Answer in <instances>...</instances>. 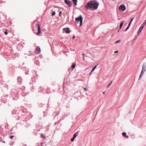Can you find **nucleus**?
Wrapping results in <instances>:
<instances>
[{
	"mask_svg": "<svg viewBox=\"0 0 146 146\" xmlns=\"http://www.w3.org/2000/svg\"><path fill=\"white\" fill-rule=\"evenodd\" d=\"M99 5V3L97 1H91L87 3L86 7L88 9L93 10L96 9Z\"/></svg>",
	"mask_w": 146,
	"mask_h": 146,
	"instance_id": "f257e3e1",
	"label": "nucleus"
},
{
	"mask_svg": "<svg viewBox=\"0 0 146 146\" xmlns=\"http://www.w3.org/2000/svg\"><path fill=\"white\" fill-rule=\"evenodd\" d=\"M82 17L81 15H79L77 18H76V23H78L79 21L80 22V26L82 25Z\"/></svg>",
	"mask_w": 146,
	"mask_h": 146,
	"instance_id": "f03ea898",
	"label": "nucleus"
},
{
	"mask_svg": "<svg viewBox=\"0 0 146 146\" xmlns=\"http://www.w3.org/2000/svg\"><path fill=\"white\" fill-rule=\"evenodd\" d=\"M146 24V19L145 21L141 25L140 28L139 29L138 31V35H139L141 32V31L143 29L145 25Z\"/></svg>",
	"mask_w": 146,
	"mask_h": 146,
	"instance_id": "7ed1b4c3",
	"label": "nucleus"
},
{
	"mask_svg": "<svg viewBox=\"0 0 146 146\" xmlns=\"http://www.w3.org/2000/svg\"><path fill=\"white\" fill-rule=\"evenodd\" d=\"M126 9L125 6L123 4L119 6V9L120 11H123Z\"/></svg>",
	"mask_w": 146,
	"mask_h": 146,
	"instance_id": "20e7f679",
	"label": "nucleus"
},
{
	"mask_svg": "<svg viewBox=\"0 0 146 146\" xmlns=\"http://www.w3.org/2000/svg\"><path fill=\"white\" fill-rule=\"evenodd\" d=\"M64 1L65 3L68 5V7H70L72 6V3L70 1L68 0H64Z\"/></svg>",
	"mask_w": 146,
	"mask_h": 146,
	"instance_id": "39448f33",
	"label": "nucleus"
},
{
	"mask_svg": "<svg viewBox=\"0 0 146 146\" xmlns=\"http://www.w3.org/2000/svg\"><path fill=\"white\" fill-rule=\"evenodd\" d=\"M36 27H38L37 30L38 31V32L37 33V35H39L41 33L40 26L38 24H37L36 25Z\"/></svg>",
	"mask_w": 146,
	"mask_h": 146,
	"instance_id": "423d86ee",
	"label": "nucleus"
},
{
	"mask_svg": "<svg viewBox=\"0 0 146 146\" xmlns=\"http://www.w3.org/2000/svg\"><path fill=\"white\" fill-rule=\"evenodd\" d=\"M63 31H64L66 33L69 34L70 33L69 31V29L68 27L64 28L63 29Z\"/></svg>",
	"mask_w": 146,
	"mask_h": 146,
	"instance_id": "0eeeda50",
	"label": "nucleus"
},
{
	"mask_svg": "<svg viewBox=\"0 0 146 146\" xmlns=\"http://www.w3.org/2000/svg\"><path fill=\"white\" fill-rule=\"evenodd\" d=\"M146 65L145 64H143L142 66V69L141 72H145V71Z\"/></svg>",
	"mask_w": 146,
	"mask_h": 146,
	"instance_id": "6e6552de",
	"label": "nucleus"
},
{
	"mask_svg": "<svg viewBox=\"0 0 146 146\" xmlns=\"http://www.w3.org/2000/svg\"><path fill=\"white\" fill-rule=\"evenodd\" d=\"M36 50L37 51L38 53H39L40 52V49L39 46H37L36 47Z\"/></svg>",
	"mask_w": 146,
	"mask_h": 146,
	"instance_id": "1a4fd4ad",
	"label": "nucleus"
},
{
	"mask_svg": "<svg viewBox=\"0 0 146 146\" xmlns=\"http://www.w3.org/2000/svg\"><path fill=\"white\" fill-rule=\"evenodd\" d=\"M72 1L75 6L77 5V0H72Z\"/></svg>",
	"mask_w": 146,
	"mask_h": 146,
	"instance_id": "9d476101",
	"label": "nucleus"
},
{
	"mask_svg": "<svg viewBox=\"0 0 146 146\" xmlns=\"http://www.w3.org/2000/svg\"><path fill=\"white\" fill-rule=\"evenodd\" d=\"M122 134L123 136H124L126 138H128L129 137V136L127 135H126V133L125 132H123L122 133Z\"/></svg>",
	"mask_w": 146,
	"mask_h": 146,
	"instance_id": "9b49d317",
	"label": "nucleus"
},
{
	"mask_svg": "<svg viewBox=\"0 0 146 146\" xmlns=\"http://www.w3.org/2000/svg\"><path fill=\"white\" fill-rule=\"evenodd\" d=\"M78 135V133H76L74 134L73 137L75 138Z\"/></svg>",
	"mask_w": 146,
	"mask_h": 146,
	"instance_id": "f8f14e48",
	"label": "nucleus"
},
{
	"mask_svg": "<svg viewBox=\"0 0 146 146\" xmlns=\"http://www.w3.org/2000/svg\"><path fill=\"white\" fill-rule=\"evenodd\" d=\"M76 65V64L75 63H74L73 64L72 66V67L73 69L75 68Z\"/></svg>",
	"mask_w": 146,
	"mask_h": 146,
	"instance_id": "ddd939ff",
	"label": "nucleus"
},
{
	"mask_svg": "<svg viewBox=\"0 0 146 146\" xmlns=\"http://www.w3.org/2000/svg\"><path fill=\"white\" fill-rule=\"evenodd\" d=\"M121 42V40H118L116 41L115 42V44H117L118 43H119Z\"/></svg>",
	"mask_w": 146,
	"mask_h": 146,
	"instance_id": "4468645a",
	"label": "nucleus"
},
{
	"mask_svg": "<svg viewBox=\"0 0 146 146\" xmlns=\"http://www.w3.org/2000/svg\"><path fill=\"white\" fill-rule=\"evenodd\" d=\"M124 23L123 21H122L120 24V26L122 27V26Z\"/></svg>",
	"mask_w": 146,
	"mask_h": 146,
	"instance_id": "2eb2a0df",
	"label": "nucleus"
},
{
	"mask_svg": "<svg viewBox=\"0 0 146 146\" xmlns=\"http://www.w3.org/2000/svg\"><path fill=\"white\" fill-rule=\"evenodd\" d=\"M112 81H111L110 83L109 84V85L107 86V88H108L111 85V84H112Z\"/></svg>",
	"mask_w": 146,
	"mask_h": 146,
	"instance_id": "dca6fc26",
	"label": "nucleus"
},
{
	"mask_svg": "<svg viewBox=\"0 0 146 146\" xmlns=\"http://www.w3.org/2000/svg\"><path fill=\"white\" fill-rule=\"evenodd\" d=\"M143 75L142 74H141L139 76V80H140L141 78L142 77V76Z\"/></svg>",
	"mask_w": 146,
	"mask_h": 146,
	"instance_id": "f3484780",
	"label": "nucleus"
},
{
	"mask_svg": "<svg viewBox=\"0 0 146 146\" xmlns=\"http://www.w3.org/2000/svg\"><path fill=\"white\" fill-rule=\"evenodd\" d=\"M55 14H56L55 12L54 11H53L52 12V16L54 15H55Z\"/></svg>",
	"mask_w": 146,
	"mask_h": 146,
	"instance_id": "a211bd4d",
	"label": "nucleus"
},
{
	"mask_svg": "<svg viewBox=\"0 0 146 146\" xmlns=\"http://www.w3.org/2000/svg\"><path fill=\"white\" fill-rule=\"evenodd\" d=\"M40 136L42 137L44 139H46L45 137L42 134H41Z\"/></svg>",
	"mask_w": 146,
	"mask_h": 146,
	"instance_id": "6ab92c4d",
	"label": "nucleus"
},
{
	"mask_svg": "<svg viewBox=\"0 0 146 146\" xmlns=\"http://www.w3.org/2000/svg\"><path fill=\"white\" fill-rule=\"evenodd\" d=\"M14 136L13 135L12 136H10L9 137L10 138L12 139L13 137Z\"/></svg>",
	"mask_w": 146,
	"mask_h": 146,
	"instance_id": "aec40b11",
	"label": "nucleus"
},
{
	"mask_svg": "<svg viewBox=\"0 0 146 146\" xmlns=\"http://www.w3.org/2000/svg\"><path fill=\"white\" fill-rule=\"evenodd\" d=\"M75 139V138H74L73 137L71 139V141H74V139Z\"/></svg>",
	"mask_w": 146,
	"mask_h": 146,
	"instance_id": "412c9836",
	"label": "nucleus"
},
{
	"mask_svg": "<svg viewBox=\"0 0 146 146\" xmlns=\"http://www.w3.org/2000/svg\"><path fill=\"white\" fill-rule=\"evenodd\" d=\"M129 27V26H128L127 27V28L125 30V31H126L128 29Z\"/></svg>",
	"mask_w": 146,
	"mask_h": 146,
	"instance_id": "4be33fe9",
	"label": "nucleus"
},
{
	"mask_svg": "<svg viewBox=\"0 0 146 146\" xmlns=\"http://www.w3.org/2000/svg\"><path fill=\"white\" fill-rule=\"evenodd\" d=\"M96 66H95L92 69H93L94 70L96 68Z\"/></svg>",
	"mask_w": 146,
	"mask_h": 146,
	"instance_id": "5701e85b",
	"label": "nucleus"
},
{
	"mask_svg": "<svg viewBox=\"0 0 146 146\" xmlns=\"http://www.w3.org/2000/svg\"><path fill=\"white\" fill-rule=\"evenodd\" d=\"M134 17L132 18L130 22L131 23L132 21H133V19H134Z\"/></svg>",
	"mask_w": 146,
	"mask_h": 146,
	"instance_id": "b1692460",
	"label": "nucleus"
},
{
	"mask_svg": "<svg viewBox=\"0 0 146 146\" xmlns=\"http://www.w3.org/2000/svg\"><path fill=\"white\" fill-rule=\"evenodd\" d=\"M131 22H129V24L128 25V26H129V27H130V25H131Z\"/></svg>",
	"mask_w": 146,
	"mask_h": 146,
	"instance_id": "393cba45",
	"label": "nucleus"
},
{
	"mask_svg": "<svg viewBox=\"0 0 146 146\" xmlns=\"http://www.w3.org/2000/svg\"><path fill=\"white\" fill-rule=\"evenodd\" d=\"M4 33L5 35H7V33L6 31H5Z\"/></svg>",
	"mask_w": 146,
	"mask_h": 146,
	"instance_id": "a878e982",
	"label": "nucleus"
},
{
	"mask_svg": "<svg viewBox=\"0 0 146 146\" xmlns=\"http://www.w3.org/2000/svg\"><path fill=\"white\" fill-rule=\"evenodd\" d=\"M61 13H62V11H60V13H59V16H61V15H60V14H61Z\"/></svg>",
	"mask_w": 146,
	"mask_h": 146,
	"instance_id": "bb28decb",
	"label": "nucleus"
},
{
	"mask_svg": "<svg viewBox=\"0 0 146 146\" xmlns=\"http://www.w3.org/2000/svg\"><path fill=\"white\" fill-rule=\"evenodd\" d=\"M72 38L73 39H74L75 38V36L74 35L72 37Z\"/></svg>",
	"mask_w": 146,
	"mask_h": 146,
	"instance_id": "cd10ccee",
	"label": "nucleus"
},
{
	"mask_svg": "<svg viewBox=\"0 0 146 146\" xmlns=\"http://www.w3.org/2000/svg\"><path fill=\"white\" fill-rule=\"evenodd\" d=\"M118 52V50H116V51H115V52H114V53H117Z\"/></svg>",
	"mask_w": 146,
	"mask_h": 146,
	"instance_id": "c85d7f7f",
	"label": "nucleus"
},
{
	"mask_svg": "<svg viewBox=\"0 0 146 146\" xmlns=\"http://www.w3.org/2000/svg\"><path fill=\"white\" fill-rule=\"evenodd\" d=\"M144 72H141V74H142L143 75V74H144Z\"/></svg>",
	"mask_w": 146,
	"mask_h": 146,
	"instance_id": "c756f323",
	"label": "nucleus"
},
{
	"mask_svg": "<svg viewBox=\"0 0 146 146\" xmlns=\"http://www.w3.org/2000/svg\"><path fill=\"white\" fill-rule=\"evenodd\" d=\"M122 27L120 26L119 29H121L122 28Z\"/></svg>",
	"mask_w": 146,
	"mask_h": 146,
	"instance_id": "7c9ffc66",
	"label": "nucleus"
},
{
	"mask_svg": "<svg viewBox=\"0 0 146 146\" xmlns=\"http://www.w3.org/2000/svg\"><path fill=\"white\" fill-rule=\"evenodd\" d=\"M94 71V70L93 69H92L91 72L92 73Z\"/></svg>",
	"mask_w": 146,
	"mask_h": 146,
	"instance_id": "2f4dec72",
	"label": "nucleus"
},
{
	"mask_svg": "<svg viewBox=\"0 0 146 146\" xmlns=\"http://www.w3.org/2000/svg\"><path fill=\"white\" fill-rule=\"evenodd\" d=\"M84 90H85V91L87 90V89H86V88H84Z\"/></svg>",
	"mask_w": 146,
	"mask_h": 146,
	"instance_id": "473e14b6",
	"label": "nucleus"
},
{
	"mask_svg": "<svg viewBox=\"0 0 146 146\" xmlns=\"http://www.w3.org/2000/svg\"><path fill=\"white\" fill-rule=\"evenodd\" d=\"M3 142L4 143H5V141H3Z\"/></svg>",
	"mask_w": 146,
	"mask_h": 146,
	"instance_id": "72a5a7b5",
	"label": "nucleus"
},
{
	"mask_svg": "<svg viewBox=\"0 0 146 146\" xmlns=\"http://www.w3.org/2000/svg\"><path fill=\"white\" fill-rule=\"evenodd\" d=\"M83 60H84V59H84V57H83Z\"/></svg>",
	"mask_w": 146,
	"mask_h": 146,
	"instance_id": "f704fd0d",
	"label": "nucleus"
},
{
	"mask_svg": "<svg viewBox=\"0 0 146 146\" xmlns=\"http://www.w3.org/2000/svg\"><path fill=\"white\" fill-rule=\"evenodd\" d=\"M92 74V73L91 72H90V75L91 74Z\"/></svg>",
	"mask_w": 146,
	"mask_h": 146,
	"instance_id": "c9c22d12",
	"label": "nucleus"
},
{
	"mask_svg": "<svg viewBox=\"0 0 146 146\" xmlns=\"http://www.w3.org/2000/svg\"><path fill=\"white\" fill-rule=\"evenodd\" d=\"M105 92H103V94H104V93H105Z\"/></svg>",
	"mask_w": 146,
	"mask_h": 146,
	"instance_id": "e433bc0d",
	"label": "nucleus"
},
{
	"mask_svg": "<svg viewBox=\"0 0 146 146\" xmlns=\"http://www.w3.org/2000/svg\"><path fill=\"white\" fill-rule=\"evenodd\" d=\"M82 55H83V56H84V54H82Z\"/></svg>",
	"mask_w": 146,
	"mask_h": 146,
	"instance_id": "4c0bfd02",
	"label": "nucleus"
},
{
	"mask_svg": "<svg viewBox=\"0 0 146 146\" xmlns=\"http://www.w3.org/2000/svg\"><path fill=\"white\" fill-rule=\"evenodd\" d=\"M119 31V30L117 32H118Z\"/></svg>",
	"mask_w": 146,
	"mask_h": 146,
	"instance_id": "58836bf2",
	"label": "nucleus"
}]
</instances>
